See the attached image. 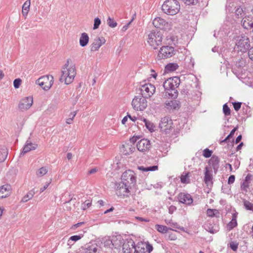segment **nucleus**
<instances>
[{
    "mask_svg": "<svg viewBox=\"0 0 253 253\" xmlns=\"http://www.w3.org/2000/svg\"><path fill=\"white\" fill-rule=\"evenodd\" d=\"M173 122L169 117H165L161 119L159 124L161 130L166 134H169L173 129Z\"/></svg>",
    "mask_w": 253,
    "mask_h": 253,
    "instance_id": "nucleus-9",
    "label": "nucleus"
},
{
    "mask_svg": "<svg viewBox=\"0 0 253 253\" xmlns=\"http://www.w3.org/2000/svg\"><path fill=\"white\" fill-rule=\"evenodd\" d=\"M135 218L136 220H137L138 221H140V222H143V221L144 222H149V219H148L146 218H144L143 217H141L139 216H136Z\"/></svg>",
    "mask_w": 253,
    "mask_h": 253,
    "instance_id": "nucleus-59",
    "label": "nucleus"
},
{
    "mask_svg": "<svg viewBox=\"0 0 253 253\" xmlns=\"http://www.w3.org/2000/svg\"><path fill=\"white\" fill-rule=\"evenodd\" d=\"M175 50L172 46L164 45L160 49L157 56L158 60L170 58L175 55Z\"/></svg>",
    "mask_w": 253,
    "mask_h": 253,
    "instance_id": "nucleus-8",
    "label": "nucleus"
},
{
    "mask_svg": "<svg viewBox=\"0 0 253 253\" xmlns=\"http://www.w3.org/2000/svg\"><path fill=\"white\" fill-rule=\"evenodd\" d=\"M22 82V80L20 78L16 79L13 82V85L15 88L19 87Z\"/></svg>",
    "mask_w": 253,
    "mask_h": 253,
    "instance_id": "nucleus-52",
    "label": "nucleus"
},
{
    "mask_svg": "<svg viewBox=\"0 0 253 253\" xmlns=\"http://www.w3.org/2000/svg\"><path fill=\"white\" fill-rule=\"evenodd\" d=\"M53 82V77L52 75H46L37 80L36 84H39L44 90H48L52 85Z\"/></svg>",
    "mask_w": 253,
    "mask_h": 253,
    "instance_id": "nucleus-7",
    "label": "nucleus"
},
{
    "mask_svg": "<svg viewBox=\"0 0 253 253\" xmlns=\"http://www.w3.org/2000/svg\"><path fill=\"white\" fill-rule=\"evenodd\" d=\"M146 251L148 253H151L153 250L152 245L148 242L146 243Z\"/></svg>",
    "mask_w": 253,
    "mask_h": 253,
    "instance_id": "nucleus-54",
    "label": "nucleus"
},
{
    "mask_svg": "<svg viewBox=\"0 0 253 253\" xmlns=\"http://www.w3.org/2000/svg\"><path fill=\"white\" fill-rule=\"evenodd\" d=\"M146 98L142 95L136 96L132 99L131 105L136 111H143L147 107Z\"/></svg>",
    "mask_w": 253,
    "mask_h": 253,
    "instance_id": "nucleus-6",
    "label": "nucleus"
},
{
    "mask_svg": "<svg viewBox=\"0 0 253 253\" xmlns=\"http://www.w3.org/2000/svg\"><path fill=\"white\" fill-rule=\"evenodd\" d=\"M107 23L109 27L111 28H115L117 26V23L113 18H111L110 17L107 20Z\"/></svg>",
    "mask_w": 253,
    "mask_h": 253,
    "instance_id": "nucleus-44",
    "label": "nucleus"
},
{
    "mask_svg": "<svg viewBox=\"0 0 253 253\" xmlns=\"http://www.w3.org/2000/svg\"><path fill=\"white\" fill-rule=\"evenodd\" d=\"M121 179L122 182L131 188L136 185V177L133 170L128 169L125 171L122 175Z\"/></svg>",
    "mask_w": 253,
    "mask_h": 253,
    "instance_id": "nucleus-5",
    "label": "nucleus"
},
{
    "mask_svg": "<svg viewBox=\"0 0 253 253\" xmlns=\"http://www.w3.org/2000/svg\"><path fill=\"white\" fill-rule=\"evenodd\" d=\"M177 199L179 203L186 206H191L193 202L192 196L187 193L180 192L177 195Z\"/></svg>",
    "mask_w": 253,
    "mask_h": 253,
    "instance_id": "nucleus-16",
    "label": "nucleus"
},
{
    "mask_svg": "<svg viewBox=\"0 0 253 253\" xmlns=\"http://www.w3.org/2000/svg\"><path fill=\"white\" fill-rule=\"evenodd\" d=\"M166 91V93H168L169 95V97H170L171 99H175L177 98L178 92L176 88H168L165 89Z\"/></svg>",
    "mask_w": 253,
    "mask_h": 253,
    "instance_id": "nucleus-27",
    "label": "nucleus"
},
{
    "mask_svg": "<svg viewBox=\"0 0 253 253\" xmlns=\"http://www.w3.org/2000/svg\"><path fill=\"white\" fill-rule=\"evenodd\" d=\"M156 90L155 86L151 84H145L140 88L141 95L146 98L152 96Z\"/></svg>",
    "mask_w": 253,
    "mask_h": 253,
    "instance_id": "nucleus-11",
    "label": "nucleus"
},
{
    "mask_svg": "<svg viewBox=\"0 0 253 253\" xmlns=\"http://www.w3.org/2000/svg\"><path fill=\"white\" fill-rule=\"evenodd\" d=\"M155 229L159 232L162 233H166L168 232L169 230H172L170 228H169L166 226L156 224L155 225Z\"/></svg>",
    "mask_w": 253,
    "mask_h": 253,
    "instance_id": "nucleus-30",
    "label": "nucleus"
},
{
    "mask_svg": "<svg viewBox=\"0 0 253 253\" xmlns=\"http://www.w3.org/2000/svg\"><path fill=\"white\" fill-rule=\"evenodd\" d=\"M11 186L10 184H6L0 187V199L9 196L10 194Z\"/></svg>",
    "mask_w": 253,
    "mask_h": 253,
    "instance_id": "nucleus-19",
    "label": "nucleus"
},
{
    "mask_svg": "<svg viewBox=\"0 0 253 253\" xmlns=\"http://www.w3.org/2000/svg\"><path fill=\"white\" fill-rule=\"evenodd\" d=\"M207 214L209 216L218 217L219 216V212L216 209H208L207 211Z\"/></svg>",
    "mask_w": 253,
    "mask_h": 253,
    "instance_id": "nucleus-35",
    "label": "nucleus"
},
{
    "mask_svg": "<svg viewBox=\"0 0 253 253\" xmlns=\"http://www.w3.org/2000/svg\"><path fill=\"white\" fill-rule=\"evenodd\" d=\"M238 127H234L230 132L229 134L223 140H221L220 141V143H222V142H226L228 140H229L230 138H231L233 135H234V133L235 131L237 130Z\"/></svg>",
    "mask_w": 253,
    "mask_h": 253,
    "instance_id": "nucleus-42",
    "label": "nucleus"
},
{
    "mask_svg": "<svg viewBox=\"0 0 253 253\" xmlns=\"http://www.w3.org/2000/svg\"><path fill=\"white\" fill-rule=\"evenodd\" d=\"M163 35L160 31H152L148 35V43L154 49H157L162 44Z\"/></svg>",
    "mask_w": 253,
    "mask_h": 253,
    "instance_id": "nucleus-4",
    "label": "nucleus"
},
{
    "mask_svg": "<svg viewBox=\"0 0 253 253\" xmlns=\"http://www.w3.org/2000/svg\"><path fill=\"white\" fill-rule=\"evenodd\" d=\"M180 5L177 0H166L162 6L163 11L169 15H174L178 13Z\"/></svg>",
    "mask_w": 253,
    "mask_h": 253,
    "instance_id": "nucleus-2",
    "label": "nucleus"
},
{
    "mask_svg": "<svg viewBox=\"0 0 253 253\" xmlns=\"http://www.w3.org/2000/svg\"><path fill=\"white\" fill-rule=\"evenodd\" d=\"M97 170H98V169L96 168L92 169L88 171V174H92L95 173V172H96L97 171Z\"/></svg>",
    "mask_w": 253,
    "mask_h": 253,
    "instance_id": "nucleus-64",
    "label": "nucleus"
},
{
    "mask_svg": "<svg viewBox=\"0 0 253 253\" xmlns=\"http://www.w3.org/2000/svg\"><path fill=\"white\" fill-rule=\"evenodd\" d=\"M89 41V37L86 33L82 34L80 38V44L81 46L84 47L86 46Z\"/></svg>",
    "mask_w": 253,
    "mask_h": 253,
    "instance_id": "nucleus-26",
    "label": "nucleus"
},
{
    "mask_svg": "<svg viewBox=\"0 0 253 253\" xmlns=\"http://www.w3.org/2000/svg\"><path fill=\"white\" fill-rule=\"evenodd\" d=\"M229 247L234 252H236L238 248L239 243L236 242H231L229 244Z\"/></svg>",
    "mask_w": 253,
    "mask_h": 253,
    "instance_id": "nucleus-48",
    "label": "nucleus"
},
{
    "mask_svg": "<svg viewBox=\"0 0 253 253\" xmlns=\"http://www.w3.org/2000/svg\"><path fill=\"white\" fill-rule=\"evenodd\" d=\"M248 51L249 58L253 61V47L249 48Z\"/></svg>",
    "mask_w": 253,
    "mask_h": 253,
    "instance_id": "nucleus-58",
    "label": "nucleus"
},
{
    "mask_svg": "<svg viewBox=\"0 0 253 253\" xmlns=\"http://www.w3.org/2000/svg\"><path fill=\"white\" fill-rule=\"evenodd\" d=\"M136 147L138 151L144 152L150 150L151 144L150 140L147 139H142L137 142Z\"/></svg>",
    "mask_w": 253,
    "mask_h": 253,
    "instance_id": "nucleus-18",
    "label": "nucleus"
},
{
    "mask_svg": "<svg viewBox=\"0 0 253 253\" xmlns=\"http://www.w3.org/2000/svg\"><path fill=\"white\" fill-rule=\"evenodd\" d=\"M140 245L135 246L134 242L131 239H127L125 241L123 245L124 253H135L137 249H139Z\"/></svg>",
    "mask_w": 253,
    "mask_h": 253,
    "instance_id": "nucleus-13",
    "label": "nucleus"
},
{
    "mask_svg": "<svg viewBox=\"0 0 253 253\" xmlns=\"http://www.w3.org/2000/svg\"><path fill=\"white\" fill-rule=\"evenodd\" d=\"M83 237V235H74L71 236L70 238V240L73 241H77L81 239V238Z\"/></svg>",
    "mask_w": 253,
    "mask_h": 253,
    "instance_id": "nucleus-56",
    "label": "nucleus"
},
{
    "mask_svg": "<svg viewBox=\"0 0 253 253\" xmlns=\"http://www.w3.org/2000/svg\"><path fill=\"white\" fill-rule=\"evenodd\" d=\"M31 4L30 0H26L23 5L22 13L24 16L26 17L29 12L30 10V7Z\"/></svg>",
    "mask_w": 253,
    "mask_h": 253,
    "instance_id": "nucleus-28",
    "label": "nucleus"
},
{
    "mask_svg": "<svg viewBox=\"0 0 253 253\" xmlns=\"http://www.w3.org/2000/svg\"><path fill=\"white\" fill-rule=\"evenodd\" d=\"M191 176V173L189 171L184 172L180 176V181L183 184H189L191 181L190 177Z\"/></svg>",
    "mask_w": 253,
    "mask_h": 253,
    "instance_id": "nucleus-25",
    "label": "nucleus"
},
{
    "mask_svg": "<svg viewBox=\"0 0 253 253\" xmlns=\"http://www.w3.org/2000/svg\"><path fill=\"white\" fill-rule=\"evenodd\" d=\"M47 169L45 167H43L39 169L36 172V175L38 177H42L47 172Z\"/></svg>",
    "mask_w": 253,
    "mask_h": 253,
    "instance_id": "nucleus-38",
    "label": "nucleus"
},
{
    "mask_svg": "<svg viewBox=\"0 0 253 253\" xmlns=\"http://www.w3.org/2000/svg\"><path fill=\"white\" fill-rule=\"evenodd\" d=\"M219 158L215 155H213L209 160V164L211 165L215 173L217 172L219 168Z\"/></svg>",
    "mask_w": 253,
    "mask_h": 253,
    "instance_id": "nucleus-22",
    "label": "nucleus"
},
{
    "mask_svg": "<svg viewBox=\"0 0 253 253\" xmlns=\"http://www.w3.org/2000/svg\"><path fill=\"white\" fill-rule=\"evenodd\" d=\"M165 107L169 110H175L179 108V105L177 100L172 99L166 103Z\"/></svg>",
    "mask_w": 253,
    "mask_h": 253,
    "instance_id": "nucleus-23",
    "label": "nucleus"
},
{
    "mask_svg": "<svg viewBox=\"0 0 253 253\" xmlns=\"http://www.w3.org/2000/svg\"><path fill=\"white\" fill-rule=\"evenodd\" d=\"M242 26L245 29H253V22L249 19H243L242 20Z\"/></svg>",
    "mask_w": 253,
    "mask_h": 253,
    "instance_id": "nucleus-34",
    "label": "nucleus"
},
{
    "mask_svg": "<svg viewBox=\"0 0 253 253\" xmlns=\"http://www.w3.org/2000/svg\"><path fill=\"white\" fill-rule=\"evenodd\" d=\"M105 40L103 37H97L96 38L94 42L92 43L91 46V51H95L99 49L100 47L105 43Z\"/></svg>",
    "mask_w": 253,
    "mask_h": 253,
    "instance_id": "nucleus-20",
    "label": "nucleus"
},
{
    "mask_svg": "<svg viewBox=\"0 0 253 253\" xmlns=\"http://www.w3.org/2000/svg\"><path fill=\"white\" fill-rule=\"evenodd\" d=\"M167 41H168L166 43L169 45L173 44L175 45L177 43V38L174 36H168L167 37Z\"/></svg>",
    "mask_w": 253,
    "mask_h": 253,
    "instance_id": "nucleus-37",
    "label": "nucleus"
},
{
    "mask_svg": "<svg viewBox=\"0 0 253 253\" xmlns=\"http://www.w3.org/2000/svg\"><path fill=\"white\" fill-rule=\"evenodd\" d=\"M136 251H135V253H145V248L144 247H142L140 246L139 249H137V250H136Z\"/></svg>",
    "mask_w": 253,
    "mask_h": 253,
    "instance_id": "nucleus-61",
    "label": "nucleus"
},
{
    "mask_svg": "<svg viewBox=\"0 0 253 253\" xmlns=\"http://www.w3.org/2000/svg\"><path fill=\"white\" fill-rule=\"evenodd\" d=\"M101 24V20L99 18H95L94 20L93 29L95 30L98 28Z\"/></svg>",
    "mask_w": 253,
    "mask_h": 253,
    "instance_id": "nucleus-51",
    "label": "nucleus"
},
{
    "mask_svg": "<svg viewBox=\"0 0 253 253\" xmlns=\"http://www.w3.org/2000/svg\"><path fill=\"white\" fill-rule=\"evenodd\" d=\"M237 219H232L227 224V229L228 231L232 230L234 228L237 226Z\"/></svg>",
    "mask_w": 253,
    "mask_h": 253,
    "instance_id": "nucleus-40",
    "label": "nucleus"
},
{
    "mask_svg": "<svg viewBox=\"0 0 253 253\" xmlns=\"http://www.w3.org/2000/svg\"><path fill=\"white\" fill-rule=\"evenodd\" d=\"M206 230L211 233H214L217 232V230L213 229V227L211 226V225H207Z\"/></svg>",
    "mask_w": 253,
    "mask_h": 253,
    "instance_id": "nucleus-55",
    "label": "nucleus"
},
{
    "mask_svg": "<svg viewBox=\"0 0 253 253\" xmlns=\"http://www.w3.org/2000/svg\"><path fill=\"white\" fill-rule=\"evenodd\" d=\"M180 80L178 77H173L167 79L163 84L165 89L176 88L179 86Z\"/></svg>",
    "mask_w": 253,
    "mask_h": 253,
    "instance_id": "nucleus-14",
    "label": "nucleus"
},
{
    "mask_svg": "<svg viewBox=\"0 0 253 253\" xmlns=\"http://www.w3.org/2000/svg\"><path fill=\"white\" fill-rule=\"evenodd\" d=\"M33 103V97L28 96L22 98L18 104V108L21 111L29 109Z\"/></svg>",
    "mask_w": 253,
    "mask_h": 253,
    "instance_id": "nucleus-17",
    "label": "nucleus"
},
{
    "mask_svg": "<svg viewBox=\"0 0 253 253\" xmlns=\"http://www.w3.org/2000/svg\"><path fill=\"white\" fill-rule=\"evenodd\" d=\"M37 147V144L32 143L31 142L27 140L23 148L22 152L20 153V155H24V154L30 152L31 150H35Z\"/></svg>",
    "mask_w": 253,
    "mask_h": 253,
    "instance_id": "nucleus-21",
    "label": "nucleus"
},
{
    "mask_svg": "<svg viewBox=\"0 0 253 253\" xmlns=\"http://www.w3.org/2000/svg\"><path fill=\"white\" fill-rule=\"evenodd\" d=\"M8 155V150L5 147L1 148L0 150V163L4 162Z\"/></svg>",
    "mask_w": 253,
    "mask_h": 253,
    "instance_id": "nucleus-31",
    "label": "nucleus"
},
{
    "mask_svg": "<svg viewBox=\"0 0 253 253\" xmlns=\"http://www.w3.org/2000/svg\"><path fill=\"white\" fill-rule=\"evenodd\" d=\"M178 67L179 66L177 63H169L165 66V71L167 72H173L176 70L178 69Z\"/></svg>",
    "mask_w": 253,
    "mask_h": 253,
    "instance_id": "nucleus-29",
    "label": "nucleus"
},
{
    "mask_svg": "<svg viewBox=\"0 0 253 253\" xmlns=\"http://www.w3.org/2000/svg\"><path fill=\"white\" fill-rule=\"evenodd\" d=\"M123 147L126 149L125 151H124V153L126 155H129L130 153H131L134 151V150L135 149L134 147H132L128 144L123 145Z\"/></svg>",
    "mask_w": 253,
    "mask_h": 253,
    "instance_id": "nucleus-41",
    "label": "nucleus"
},
{
    "mask_svg": "<svg viewBox=\"0 0 253 253\" xmlns=\"http://www.w3.org/2000/svg\"><path fill=\"white\" fill-rule=\"evenodd\" d=\"M138 169L142 171H155L158 170V166H153L145 167L144 166H138Z\"/></svg>",
    "mask_w": 253,
    "mask_h": 253,
    "instance_id": "nucleus-32",
    "label": "nucleus"
},
{
    "mask_svg": "<svg viewBox=\"0 0 253 253\" xmlns=\"http://www.w3.org/2000/svg\"><path fill=\"white\" fill-rule=\"evenodd\" d=\"M235 46L234 49L238 52L241 51L242 53L246 52L250 48V40L245 35H241L236 37L235 38Z\"/></svg>",
    "mask_w": 253,
    "mask_h": 253,
    "instance_id": "nucleus-3",
    "label": "nucleus"
},
{
    "mask_svg": "<svg viewBox=\"0 0 253 253\" xmlns=\"http://www.w3.org/2000/svg\"><path fill=\"white\" fill-rule=\"evenodd\" d=\"M235 15L238 18H242L244 16L243 9L240 7H238L235 11Z\"/></svg>",
    "mask_w": 253,
    "mask_h": 253,
    "instance_id": "nucleus-47",
    "label": "nucleus"
},
{
    "mask_svg": "<svg viewBox=\"0 0 253 253\" xmlns=\"http://www.w3.org/2000/svg\"><path fill=\"white\" fill-rule=\"evenodd\" d=\"M84 224V222H79V223H78L76 224H74L73 225L72 227H71V229H73V230H75L78 227H79L80 225H82Z\"/></svg>",
    "mask_w": 253,
    "mask_h": 253,
    "instance_id": "nucleus-62",
    "label": "nucleus"
},
{
    "mask_svg": "<svg viewBox=\"0 0 253 253\" xmlns=\"http://www.w3.org/2000/svg\"><path fill=\"white\" fill-rule=\"evenodd\" d=\"M35 192L34 189L30 190L28 192V193L25 195L23 198L22 199L21 202L23 203L27 202L29 200L31 199L34 195H35Z\"/></svg>",
    "mask_w": 253,
    "mask_h": 253,
    "instance_id": "nucleus-33",
    "label": "nucleus"
},
{
    "mask_svg": "<svg viewBox=\"0 0 253 253\" xmlns=\"http://www.w3.org/2000/svg\"><path fill=\"white\" fill-rule=\"evenodd\" d=\"M223 112L225 116H228L231 114V110L227 104H225L223 106Z\"/></svg>",
    "mask_w": 253,
    "mask_h": 253,
    "instance_id": "nucleus-46",
    "label": "nucleus"
},
{
    "mask_svg": "<svg viewBox=\"0 0 253 253\" xmlns=\"http://www.w3.org/2000/svg\"><path fill=\"white\" fill-rule=\"evenodd\" d=\"M143 122L145 123L146 128L149 129L150 131L154 130L155 126L150 121H148L146 119H143Z\"/></svg>",
    "mask_w": 253,
    "mask_h": 253,
    "instance_id": "nucleus-39",
    "label": "nucleus"
},
{
    "mask_svg": "<svg viewBox=\"0 0 253 253\" xmlns=\"http://www.w3.org/2000/svg\"><path fill=\"white\" fill-rule=\"evenodd\" d=\"M86 250L88 253H96L98 250V246L96 244L87 245Z\"/></svg>",
    "mask_w": 253,
    "mask_h": 253,
    "instance_id": "nucleus-36",
    "label": "nucleus"
},
{
    "mask_svg": "<svg viewBox=\"0 0 253 253\" xmlns=\"http://www.w3.org/2000/svg\"><path fill=\"white\" fill-rule=\"evenodd\" d=\"M244 206L247 210L253 211V204L247 200L244 201Z\"/></svg>",
    "mask_w": 253,
    "mask_h": 253,
    "instance_id": "nucleus-43",
    "label": "nucleus"
},
{
    "mask_svg": "<svg viewBox=\"0 0 253 253\" xmlns=\"http://www.w3.org/2000/svg\"><path fill=\"white\" fill-rule=\"evenodd\" d=\"M50 183V182H46L45 183V184L44 185V186L40 189V192L41 193L43 192L48 187Z\"/></svg>",
    "mask_w": 253,
    "mask_h": 253,
    "instance_id": "nucleus-63",
    "label": "nucleus"
},
{
    "mask_svg": "<svg viewBox=\"0 0 253 253\" xmlns=\"http://www.w3.org/2000/svg\"><path fill=\"white\" fill-rule=\"evenodd\" d=\"M213 175L212 170L210 169L208 167L205 168L204 182L207 188L210 189L213 186Z\"/></svg>",
    "mask_w": 253,
    "mask_h": 253,
    "instance_id": "nucleus-15",
    "label": "nucleus"
},
{
    "mask_svg": "<svg viewBox=\"0 0 253 253\" xmlns=\"http://www.w3.org/2000/svg\"><path fill=\"white\" fill-rule=\"evenodd\" d=\"M252 176V175L250 173H249L246 176L244 180L241 184V188L242 190L245 191H247V189L249 187V184L251 182Z\"/></svg>",
    "mask_w": 253,
    "mask_h": 253,
    "instance_id": "nucleus-24",
    "label": "nucleus"
},
{
    "mask_svg": "<svg viewBox=\"0 0 253 253\" xmlns=\"http://www.w3.org/2000/svg\"><path fill=\"white\" fill-rule=\"evenodd\" d=\"M176 208L174 206H170L169 208V213L172 214L175 211H176Z\"/></svg>",
    "mask_w": 253,
    "mask_h": 253,
    "instance_id": "nucleus-60",
    "label": "nucleus"
},
{
    "mask_svg": "<svg viewBox=\"0 0 253 253\" xmlns=\"http://www.w3.org/2000/svg\"><path fill=\"white\" fill-rule=\"evenodd\" d=\"M235 175H231L229 178H228V184H233L234 181H235Z\"/></svg>",
    "mask_w": 253,
    "mask_h": 253,
    "instance_id": "nucleus-57",
    "label": "nucleus"
},
{
    "mask_svg": "<svg viewBox=\"0 0 253 253\" xmlns=\"http://www.w3.org/2000/svg\"><path fill=\"white\" fill-rule=\"evenodd\" d=\"M131 187L128 186L127 184L123 182H120L116 183V194L118 196L123 197H127L130 195V190Z\"/></svg>",
    "mask_w": 253,
    "mask_h": 253,
    "instance_id": "nucleus-10",
    "label": "nucleus"
},
{
    "mask_svg": "<svg viewBox=\"0 0 253 253\" xmlns=\"http://www.w3.org/2000/svg\"><path fill=\"white\" fill-rule=\"evenodd\" d=\"M153 24L156 28L164 31H169L171 28L170 23L161 17L155 18L153 21Z\"/></svg>",
    "mask_w": 253,
    "mask_h": 253,
    "instance_id": "nucleus-12",
    "label": "nucleus"
},
{
    "mask_svg": "<svg viewBox=\"0 0 253 253\" xmlns=\"http://www.w3.org/2000/svg\"><path fill=\"white\" fill-rule=\"evenodd\" d=\"M233 107L236 111H238L241 107L242 103L240 102H235L232 103Z\"/></svg>",
    "mask_w": 253,
    "mask_h": 253,
    "instance_id": "nucleus-53",
    "label": "nucleus"
},
{
    "mask_svg": "<svg viewBox=\"0 0 253 253\" xmlns=\"http://www.w3.org/2000/svg\"><path fill=\"white\" fill-rule=\"evenodd\" d=\"M212 154V151L211 150H210L208 148H206L203 151V155L204 157H205V158H208L211 157Z\"/></svg>",
    "mask_w": 253,
    "mask_h": 253,
    "instance_id": "nucleus-49",
    "label": "nucleus"
},
{
    "mask_svg": "<svg viewBox=\"0 0 253 253\" xmlns=\"http://www.w3.org/2000/svg\"><path fill=\"white\" fill-rule=\"evenodd\" d=\"M91 206V201L90 200H86L85 201L82 205V209L83 210H85Z\"/></svg>",
    "mask_w": 253,
    "mask_h": 253,
    "instance_id": "nucleus-45",
    "label": "nucleus"
},
{
    "mask_svg": "<svg viewBox=\"0 0 253 253\" xmlns=\"http://www.w3.org/2000/svg\"><path fill=\"white\" fill-rule=\"evenodd\" d=\"M167 239L171 241H174L177 239V236L174 233L169 232L168 236L167 237Z\"/></svg>",
    "mask_w": 253,
    "mask_h": 253,
    "instance_id": "nucleus-50",
    "label": "nucleus"
},
{
    "mask_svg": "<svg viewBox=\"0 0 253 253\" xmlns=\"http://www.w3.org/2000/svg\"><path fill=\"white\" fill-rule=\"evenodd\" d=\"M70 60V59H68L65 65V67L63 68L62 75L59 79L61 82H64L66 84L72 83L76 75V70L74 65L68 67Z\"/></svg>",
    "mask_w": 253,
    "mask_h": 253,
    "instance_id": "nucleus-1",
    "label": "nucleus"
}]
</instances>
